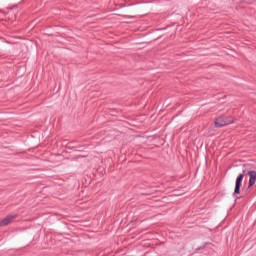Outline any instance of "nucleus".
<instances>
[{"instance_id":"nucleus-1","label":"nucleus","mask_w":256,"mask_h":256,"mask_svg":"<svg viewBox=\"0 0 256 256\" xmlns=\"http://www.w3.org/2000/svg\"><path fill=\"white\" fill-rule=\"evenodd\" d=\"M14 219H17V214H10L6 216L0 221V227H7V225H11Z\"/></svg>"},{"instance_id":"nucleus-2","label":"nucleus","mask_w":256,"mask_h":256,"mask_svg":"<svg viewBox=\"0 0 256 256\" xmlns=\"http://www.w3.org/2000/svg\"><path fill=\"white\" fill-rule=\"evenodd\" d=\"M243 174H240L236 179V186L234 189L235 195H239L241 189V183H243Z\"/></svg>"},{"instance_id":"nucleus-3","label":"nucleus","mask_w":256,"mask_h":256,"mask_svg":"<svg viewBox=\"0 0 256 256\" xmlns=\"http://www.w3.org/2000/svg\"><path fill=\"white\" fill-rule=\"evenodd\" d=\"M248 176H249V187H253L256 183V171L251 170L248 171Z\"/></svg>"},{"instance_id":"nucleus-4","label":"nucleus","mask_w":256,"mask_h":256,"mask_svg":"<svg viewBox=\"0 0 256 256\" xmlns=\"http://www.w3.org/2000/svg\"><path fill=\"white\" fill-rule=\"evenodd\" d=\"M225 125H227L226 120H225V116H221V117L216 119L215 127H225Z\"/></svg>"},{"instance_id":"nucleus-5","label":"nucleus","mask_w":256,"mask_h":256,"mask_svg":"<svg viewBox=\"0 0 256 256\" xmlns=\"http://www.w3.org/2000/svg\"><path fill=\"white\" fill-rule=\"evenodd\" d=\"M226 125H231V123H235V118L228 116L225 117Z\"/></svg>"}]
</instances>
